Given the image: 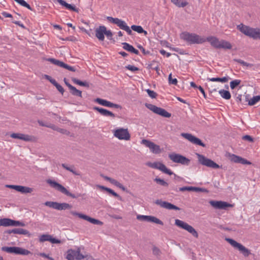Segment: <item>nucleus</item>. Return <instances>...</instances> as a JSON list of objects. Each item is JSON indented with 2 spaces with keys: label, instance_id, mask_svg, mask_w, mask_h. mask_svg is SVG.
Segmentation results:
<instances>
[{
  "label": "nucleus",
  "instance_id": "nucleus-1",
  "mask_svg": "<svg viewBox=\"0 0 260 260\" xmlns=\"http://www.w3.org/2000/svg\"><path fill=\"white\" fill-rule=\"evenodd\" d=\"M238 29L245 35L254 40H260V28H253L249 26L240 24L237 26Z\"/></svg>",
  "mask_w": 260,
  "mask_h": 260
},
{
  "label": "nucleus",
  "instance_id": "nucleus-2",
  "mask_svg": "<svg viewBox=\"0 0 260 260\" xmlns=\"http://www.w3.org/2000/svg\"><path fill=\"white\" fill-rule=\"evenodd\" d=\"M47 183L49 184V185L54 188L55 189L61 192V193L66 194L67 196L70 197L73 199H76L79 197H82L85 195V194L81 193H77L76 194L71 193L64 186H63L61 184L57 183L54 180H52L51 179H48L46 181Z\"/></svg>",
  "mask_w": 260,
  "mask_h": 260
},
{
  "label": "nucleus",
  "instance_id": "nucleus-3",
  "mask_svg": "<svg viewBox=\"0 0 260 260\" xmlns=\"http://www.w3.org/2000/svg\"><path fill=\"white\" fill-rule=\"evenodd\" d=\"M181 39L190 44H202L206 42V39L196 34L183 32L181 34Z\"/></svg>",
  "mask_w": 260,
  "mask_h": 260
},
{
  "label": "nucleus",
  "instance_id": "nucleus-4",
  "mask_svg": "<svg viewBox=\"0 0 260 260\" xmlns=\"http://www.w3.org/2000/svg\"><path fill=\"white\" fill-rule=\"evenodd\" d=\"M206 39V41L210 42L211 45L214 48L219 49V48H223V49H231L232 48L231 44L228 41L225 40H221L219 41L218 38L215 37H209Z\"/></svg>",
  "mask_w": 260,
  "mask_h": 260
},
{
  "label": "nucleus",
  "instance_id": "nucleus-5",
  "mask_svg": "<svg viewBox=\"0 0 260 260\" xmlns=\"http://www.w3.org/2000/svg\"><path fill=\"white\" fill-rule=\"evenodd\" d=\"M107 19L109 22L116 24L120 29L125 30L128 35H132V30L124 21L118 18H113L110 16H108Z\"/></svg>",
  "mask_w": 260,
  "mask_h": 260
},
{
  "label": "nucleus",
  "instance_id": "nucleus-6",
  "mask_svg": "<svg viewBox=\"0 0 260 260\" xmlns=\"http://www.w3.org/2000/svg\"><path fill=\"white\" fill-rule=\"evenodd\" d=\"M196 155L197 156L199 162L202 165L212 169H219L221 168V166H219L214 161L205 157L204 155L199 153H196Z\"/></svg>",
  "mask_w": 260,
  "mask_h": 260
},
{
  "label": "nucleus",
  "instance_id": "nucleus-7",
  "mask_svg": "<svg viewBox=\"0 0 260 260\" xmlns=\"http://www.w3.org/2000/svg\"><path fill=\"white\" fill-rule=\"evenodd\" d=\"M226 240L234 248H237L244 257H248L251 254L250 250L235 240L227 238Z\"/></svg>",
  "mask_w": 260,
  "mask_h": 260
},
{
  "label": "nucleus",
  "instance_id": "nucleus-8",
  "mask_svg": "<svg viewBox=\"0 0 260 260\" xmlns=\"http://www.w3.org/2000/svg\"><path fill=\"white\" fill-rule=\"evenodd\" d=\"M2 250L9 253H14L22 255H27L30 253L29 250L19 247H7L4 246L1 248Z\"/></svg>",
  "mask_w": 260,
  "mask_h": 260
},
{
  "label": "nucleus",
  "instance_id": "nucleus-9",
  "mask_svg": "<svg viewBox=\"0 0 260 260\" xmlns=\"http://www.w3.org/2000/svg\"><path fill=\"white\" fill-rule=\"evenodd\" d=\"M175 224L177 226L187 231L188 233L191 234L194 237L198 238L199 235L197 231L191 225H189L186 222L179 220L176 219Z\"/></svg>",
  "mask_w": 260,
  "mask_h": 260
},
{
  "label": "nucleus",
  "instance_id": "nucleus-10",
  "mask_svg": "<svg viewBox=\"0 0 260 260\" xmlns=\"http://www.w3.org/2000/svg\"><path fill=\"white\" fill-rule=\"evenodd\" d=\"M169 157L174 162L181 164L183 165L188 166L190 161L189 159L184 156L175 153L169 154Z\"/></svg>",
  "mask_w": 260,
  "mask_h": 260
},
{
  "label": "nucleus",
  "instance_id": "nucleus-11",
  "mask_svg": "<svg viewBox=\"0 0 260 260\" xmlns=\"http://www.w3.org/2000/svg\"><path fill=\"white\" fill-rule=\"evenodd\" d=\"M146 107L154 113L164 117L169 118L171 116V114L168 112L165 109L158 107L154 105L150 104H146Z\"/></svg>",
  "mask_w": 260,
  "mask_h": 260
},
{
  "label": "nucleus",
  "instance_id": "nucleus-12",
  "mask_svg": "<svg viewBox=\"0 0 260 260\" xmlns=\"http://www.w3.org/2000/svg\"><path fill=\"white\" fill-rule=\"evenodd\" d=\"M44 205L46 206L58 210L69 209L72 207V206L68 203H59L58 202L51 201H47L44 203Z\"/></svg>",
  "mask_w": 260,
  "mask_h": 260
},
{
  "label": "nucleus",
  "instance_id": "nucleus-13",
  "mask_svg": "<svg viewBox=\"0 0 260 260\" xmlns=\"http://www.w3.org/2000/svg\"><path fill=\"white\" fill-rule=\"evenodd\" d=\"M114 137L119 140H129L131 135L127 128H119L113 131Z\"/></svg>",
  "mask_w": 260,
  "mask_h": 260
},
{
  "label": "nucleus",
  "instance_id": "nucleus-14",
  "mask_svg": "<svg viewBox=\"0 0 260 260\" xmlns=\"http://www.w3.org/2000/svg\"><path fill=\"white\" fill-rule=\"evenodd\" d=\"M86 257L80 253V248H78L77 250L69 249L67 251L66 258L68 260H74L76 258L77 260H81Z\"/></svg>",
  "mask_w": 260,
  "mask_h": 260
},
{
  "label": "nucleus",
  "instance_id": "nucleus-15",
  "mask_svg": "<svg viewBox=\"0 0 260 260\" xmlns=\"http://www.w3.org/2000/svg\"><path fill=\"white\" fill-rule=\"evenodd\" d=\"M0 226H25V223L20 221L14 220L10 218H3L0 219Z\"/></svg>",
  "mask_w": 260,
  "mask_h": 260
},
{
  "label": "nucleus",
  "instance_id": "nucleus-16",
  "mask_svg": "<svg viewBox=\"0 0 260 260\" xmlns=\"http://www.w3.org/2000/svg\"><path fill=\"white\" fill-rule=\"evenodd\" d=\"M10 136L12 138L22 140L25 142H36L38 140L37 138L34 136L21 133H13Z\"/></svg>",
  "mask_w": 260,
  "mask_h": 260
},
{
  "label": "nucleus",
  "instance_id": "nucleus-17",
  "mask_svg": "<svg viewBox=\"0 0 260 260\" xmlns=\"http://www.w3.org/2000/svg\"><path fill=\"white\" fill-rule=\"evenodd\" d=\"M147 165L152 168L158 169L162 171L163 173L169 175H171L174 174L173 172L170 169H168L164 164L159 162H155L153 163L148 162Z\"/></svg>",
  "mask_w": 260,
  "mask_h": 260
},
{
  "label": "nucleus",
  "instance_id": "nucleus-18",
  "mask_svg": "<svg viewBox=\"0 0 260 260\" xmlns=\"http://www.w3.org/2000/svg\"><path fill=\"white\" fill-rule=\"evenodd\" d=\"M71 213L73 215L78 216L79 218L86 220L92 224L100 225L103 224V222L95 218H91L86 215H84L82 213H78L73 211H71Z\"/></svg>",
  "mask_w": 260,
  "mask_h": 260
},
{
  "label": "nucleus",
  "instance_id": "nucleus-19",
  "mask_svg": "<svg viewBox=\"0 0 260 260\" xmlns=\"http://www.w3.org/2000/svg\"><path fill=\"white\" fill-rule=\"evenodd\" d=\"M181 136L193 144L205 147L206 145L198 138L189 133H182Z\"/></svg>",
  "mask_w": 260,
  "mask_h": 260
},
{
  "label": "nucleus",
  "instance_id": "nucleus-20",
  "mask_svg": "<svg viewBox=\"0 0 260 260\" xmlns=\"http://www.w3.org/2000/svg\"><path fill=\"white\" fill-rule=\"evenodd\" d=\"M51 63L56 65L58 67L64 68L72 72H76V70L75 67L69 66L63 62L53 58H49L46 59Z\"/></svg>",
  "mask_w": 260,
  "mask_h": 260
},
{
  "label": "nucleus",
  "instance_id": "nucleus-21",
  "mask_svg": "<svg viewBox=\"0 0 260 260\" xmlns=\"http://www.w3.org/2000/svg\"><path fill=\"white\" fill-rule=\"evenodd\" d=\"M94 102L102 106L107 107L114 108L120 109L122 108V107L120 105L113 103L110 101L101 98H96L94 99Z\"/></svg>",
  "mask_w": 260,
  "mask_h": 260
},
{
  "label": "nucleus",
  "instance_id": "nucleus-22",
  "mask_svg": "<svg viewBox=\"0 0 260 260\" xmlns=\"http://www.w3.org/2000/svg\"><path fill=\"white\" fill-rule=\"evenodd\" d=\"M155 204L159 205L162 208L168 209V210H180V208L166 201H163L161 200H156L155 201Z\"/></svg>",
  "mask_w": 260,
  "mask_h": 260
},
{
  "label": "nucleus",
  "instance_id": "nucleus-23",
  "mask_svg": "<svg viewBox=\"0 0 260 260\" xmlns=\"http://www.w3.org/2000/svg\"><path fill=\"white\" fill-rule=\"evenodd\" d=\"M210 204L214 208L218 209H226L228 207H232L233 205L223 201H210Z\"/></svg>",
  "mask_w": 260,
  "mask_h": 260
},
{
  "label": "nucleus",
  "instance_id": "nucleus-24",
  "mask_svg": "<svg viewBox=\"0 0 260 260\" xmlns=\"http://www.w3.org/2000/svg\"><path fill=\"white\" fill-rule=\"evenodd\" d=\"M101 176L102 177H103L105 180L110 182L111 184H112L114 185L115 186H116V187L120 188L123 191L126 190V188L122 184H121L120 182H119L116 180L113 179L112 178H110L109 177L105 176L103 174H101Z\"/></svg>",
  "mask_w": 260,
  "mask_h": 260
},
{
  "label": "nucleus",
  "instance_id": "nucleus-25",
  "mask_svg": "<svg viewBox=\"0 0 260 260\" xmlns=\"http://www.w3.org/2000/svg\"><path fill=\"white\" fill-rule=\"evenodd\" d=\"M93 109L95 111H98L101 115L106 117H111L112 118H115V115L112 112L99 107H94Z\"/></svg>",
  "mask_w": 260,
  "mask_h": 260
},
{
  "label": "nucleus",
  "instance_id": "nucleus-26",
  "mask_svg": "<svg viewBox=\"0 0 260 260\" xmlns=\"http://www.w3.org/2000/svg\"><path fill=\"white\" fill-rule=\"evenodd\" d=\"M231 160L232 161L235 163H239L242 165H251V162L247 159L242 158L239 156L232 154L231 156Z\"/></svg>",
  "mask_w": 260,
  "mask_h": 260
},
{
  "label": "nucleus",
  "instance_id": "nucleus-27",
  "mask_svg": "<svg viewBox=\"0 0 260 260\" xmlns=\"http://www.w3.org/2000/svg\"><path fill=\"white\" fill-rule=\"evenodd\" d=\"M105 27L104 25L100 26L95 30V37L100 41H103L105 39Z\"/></svg>",
  "mask_w": 260,
  "mask_h": 260
},
{
  "label": "nucleus",
  "instance_id": "nucleus-28",
  "mask_svg": "<svg viewBox=\"0 0 260 260\" xmlns=\"http://www.w3.org/2000/svg\"><path fill=\"white\" fill-rule=\"evenodd\" d=\"M123 45V48L132 53H133L135 54L138 55L139 53V52L138 50L136 49L132 45L129 44L127 43H122Z\"/></svg>",
  "mask_w": 260,
  "mask_h": 260
},
{
  "label": "nucleus",
  "instance_id": "nucleus-29",
  "mask_svg": "<svg viewBox=\"0 0 260 260\" xmlns=\"http://www.w3.org/2000/svg\"><path fill=\"white\" fill-rule=\"evenodd\" d=\"M97 187H98L101 189L107 191L108 192L111 194L114 197L118 198L119 200H122L121 197L118 194H117L116 192H115L113 190L111 189V188H109L108 187H105L104 186L100 185H98Z\"/></svg>",
  "mask_w": 260,
  "mask_h": 260
},
{
  "label": "nucleus",
  "instance_id": "nucleus-30",
  "mask_svg": "<svg viewBox=\"0 0 260 260\" xmlns=\"http://www.w3.org/2000/svg\"><path fill=\"white\" fill-rule=\"evenodd\" d=\"M245 101H248L249 106H253L260 101V95L254 96L249 100V95L247 94L245 95Z\"/></svg>",
  "mask_w": 260,
  "mask_h": 260
},
{
  "label": "nucleus",
  "instance_id": "nucleus-31",
  "mask_svg": "<svg viewBox=\"0 0 260 260\" xmlns=\"http://www.w3.org/2000/svg\"><path fill=\"white\" fill-rule=\"evenodd\" d=\"M16 191L23 193H31L33 191V189L27 186L18 185Z\"/></svg>",
  "mask_w": 260,
  "mask_h": 260
},
{
  "label": "nucleus",
  "instance_id": "nucleus-32",
  "mask_svg": "<svg viewBox=\"0 0 260 260\" xmlns=\"http://www.w3.org/2000/svg\"><path fill=\"white\" fill-rule=\"evenodd\" d=\"M13 233L15 234L27 235L28 237L30 236V234L27 230L21 228L13 229Z\"/></svg>",
  "mask_w": 260,
  "mask_h": 260
},
{
  "label": "nucleus",
  "instance_id": "nucleus-33",
  "mask_svg": "<svg viewBox=\"0 0 260 260\" xmlns=\"http://www.w3.org/2000/svg\"><path fill=\"white\" fill-rule=\"evenodd\" d=\"M131 29L139 34H144L145 36L147 35V32L144 30L141 26L133 25L131 26Z\"/></svg>",
  "mask_w": 260,
  "mask_h": 260
},
{
  "label": "nucleus",
  "instance_id": "nucleus-34",
  "mask_svg": "<svg viewBox=\"0 0 260 260\" xmlns=\"http://www.w3.org/2000/svg\"><path fill=\"white\" fill-rule=\"evenodd\" d=\"M230 78L229 77H224L222 78H208L207 80H209L210 81L212 82H221L222 83H225L228 81L229 79H230Z\"/></svg>",
  "mask_w": 260,
  "mask_h": 260
},
{
  "label": "nucleus",
  "instance_id": "nucleus-35",
  "mask_svg": "<svg viewBox=\"0 0 260 260\" xmlns=\"http://www.w3.org/2000/svg\"><path fill=\"white\" fill-rule=\"evenodd\" d=\"M72 81L74 82V83L79 85L85 86L87 88L89 87V84L86 81H82L75 78H72Z\"/></svg>",
  "mask_w": 260,
  "mask_h": 260
},
{
  "label": "nucleus",
  "instance_id": "nucleus-36",
  "mask_svg": "<svg viewBox=\"0 0 260 260\" xmlns=\"http://www.w3.org/2000/svg\"><path fill=\"white\" fill-rule=\"evenodd\" d=\"M219 93L221 95V96L225 99V100H229L231 98V95L230 92L224 89H221L219 91Z\"/></svg>",
  "mask_w": 260,
  "mask_h": 260
},
{
  "label": "nucleus",
  "instance_id": "nucleus-37",
  "mask_svg": "<svg viewBox=\"0 0 260 260\" xmlns=\"http://www.w3.org/2000/svg\"><path fill=\"white\" fill-rule=\"evenodd\" d=\"M147 221L151 222H154L155 223L158 224L160 225L164 224V223L161 220H160V219H159L158 218H157L154 216H150V215H148Z\"/></svg>",
  "mask_w": 260,
  "mask_h": 260
},
{
  "label": "nucleus",
  "instance_id": "nucleus-38",
  "mask_svg": "<svg viewBox=\"0 0 260 260\" xmlns=\"http://www.w3.org/2000/svg\"><path fill=\"white\" fill-rule=\"evenodd\" d=\"M71 94L75 96L82 97V91L77 89L76 87L72 86L70 88Z\"/></svg>",
  "mask_w": 260,
  "mask_h": 260
},
{
  "label": "nucleus",
  "instance_id": "nucleus-39",
  "mask_svg": "<svg viewBox=\"0 0 260 260\" xmlns=\"http://www.w3.org/2000/svg\"><path fill=\"white\" fill-rule=\"evenodd\" d=\"M61 166L66 170L72 172L73 174L77 176L80 175V174L74 170V167L73 166L69 167L65 164H62Z\"/></svg>",
  "mask_w": 260,
  "mask_h": 260
},
{
  "label": "nucleus",
  "instance_id": "nucleus-40",
  "mask_svg": "<svg viewBox=\"0 0 260 260\" xmlns=\"http://www.w3.org/2000/svg\"><path fill=\"white\" fill-rule=\"evenodd\" d=\"M152 145L150 148L151 152L155 154H158L161 152L159 146L154 143H153Z\"/></svg>",
  "mask_w": 260,
  "mask_h": 260
},
{
  "label": "nucleus",
  "instance_id": "nucleus-41",
  "mask_svg": "<svg viewBox=\"0 0 260 260\" xmlns=\"http://www.w3.org/2000/svg\"><path fill=\"white\" fill-rule=\"evenodd\" d=\"M154 181L156 182L157 184L161 185V186H168V183L166 182L164 180L162 179H160L159 178H155L154 179Z\"/></svg>",
  "mask_w": 260,
  "mask_h": 260
},
{
  "label": "nucleus",
  "instance_id": "nucleus-42",
  "mask_svg": "<svg viewBox=\"0 0 260 260\" xmlns=\"http://www.w3.org/2000/svg\"><path fill=\"white\" fill-rule=\"evenodd\" d=\"M50 235L48 234H43L40 236L39 241L44 242L45 241H50Z\"/></svg>",
  "mask_w": 260,
  "mask_h": 260
},
{
  "label": "nucleus",
  "instance_id": "nucleus-43",
  "mask_svg": "<svg viewBox=\"0 0 260 260\" xmlns=\"http://www.w3.org/2000/svg\"><path fill=\"white\" fill-rule=\"evenodd\" d=\"M241 83V80H235L232 81L230 82V87L232 89H235L237 86H238Z\"/></svg>",
  "mask_w": 260,
  "mask_h": 260
},
{
  "label": "nucleus",
  "instance_id": "nucleus-44",
  "mask_svg": "<svg viewBox=\"0 0 260 260\" xmlns=\"http://www.w3.org/2000/svg\"><path fill=\"white\" fill-rule=\"evenodd\" d=\"M234 61L238 62L240 63L241 64L246 66V67H251L252 64L248 63L246 62H245L244 61L240 59H234L233 60Z\"/></svg>",
  "mask_w": 260,
  "mask_h": 260
},
{
  "label": "nucleus",
  "instance_id": "nucleus-45",
  "mask_svg": "<svg viewBox=\"0 0 260 260\" xmlns=\"http://www.w3.org/2000/svg\"><path fill=\"white\" fill-rule=\"evenodd\" d=\"M168 80H169V83L170 84H173V85H177V83H178V81L177 80V79L176 78H174V79H173L172 78V74H170V75H169V78H168Z\"/></svg>",
  "mask_w": 260,
  "mask_h": 260
},
{
  "label": "nucleus",
  "instance_id": "nucleus-46",
  "mask_svg": "<svg viewBox=\"0 0 260 260\" xmlns=\"http://www.w3.org/2000/svg\"><path fill=\"white\" fill-rule=\"evenodd\" d=\"M153 142H152L148 140L143 139L142 140L141 143L142 144L145 145L146 147H148L149 149L151 148Z\"/></svg>",
  "mask_w": 260,
  "mask_h": 260
},
{
  "label": "nucleus",
  "instance_id": "nucleus-47",
  "mask_svg": "<svg viewBox=\"0 0 260 260\" xmlns=\"http://www.w3.org/2000/svg\"><path fill=\"white\" fill-rule=\"evenodd\" d=\"M146 91L147 93H148V94L149 95V96L150 97H151V98L154 99L156 97L157 93L155 92H154V91L151 90L149 89H146Z\"/></svg>",
  "mask_w": 260,
  "mask_h": 260
},
{
  "label": "nucleus",
  "instance_id": "nucleus-48",
  "mask_svg": "<svg viewBox=\"0 0 260 260\" xmlns=\"http://www.w3.org/2000/svg\"><path fill=\"white\" fill-rule=\"evenodd\" d=\"M105 35L106 36L107 38L108 39H109V40L112 39V37L113 36V34L110 30H107V28L106 26L105 27Z\"/></svg>",
  "mask_w": 260,
  "mask_h": 260
},
{
  "label": "nucleus",
  "instance_id": "nucleus-49",
  "mask_svg": "<svg viewBox=\"0 0 260 260\" xmlns=\"http://www.w3.org/2000/svg\"><path fill=\"white\" fill-rule=\"evenodd\" d=\"M193 191L196 192H208V190L204 188H200L198 187H193Z\"/></svg>",
  "mask_w": 260,
  "mask_h": 260
},
{
  "label": "nucleus",
  "instance_id": "nucleus-50",
  "mask_svg": "<svg viewBox=\"0 0 260 260\" xmlns=\"http://www.w3.org/2000/svg\"><path fill=\"white\" fill-rule=\"evenodd\" d=\"M179 190L180 191H193V186H183L182 187H180L179 188Z\"/></svg>",
  "mask_w": 260,
  "mask_h": 260
},
{
  "label": "nucleus",
  "instance_id": "nucleus-51",
  "mask_svg": "<svg viewBox=\"0 0 260 260\" xmlns=\"http://www.w3.org/2000/svg\"><path fill=\"white\" fill-rule=\"evenodd\" d=\"M66 8L68 10H72V11L76 12H79V9L78 8H76V7L75 6L69 4H68V5L67 6V7Z\"/></svg>",
  "mask_w": 260,
  "mask_h": 260
},
{
  "label": "nucleus",
  "instance_id": "nucleus-52",
  "mask_svg": "<svg viewBox=\"0 0 260 260\" xmlns=\"http://www.w3.org/2000/svg\"><path fill=\"white\" fill-rule=\"evenodd\" d=\"M53 85L56 87V88H57V89L58 90V91L59 92H60L62 94L63 93L64 89L59 84H58L56 82Z\"/></svg>",
  "mask_w": 260,
  "mask_h": 260
},
{
  "label": "nucleus",
  "instance_id": "nucleus-53",
  "mask_svg": "<svg viewBox=\"0 0 260 260\" xmlns=\"http://www.w3.org/2000/svg\"><path fill=\"white\" fill-rule=\"evenodd\" d=\"M125 68L129 71H132V72H135V71H137L139 70L138 68H137L134 66L129 65V64L126 66Z\"/></svg>",
  "mask_w": 260,
  "mask_h": 260
},
{
  "label": "nucleus",
  "instance_id": "nucleus-54",
  "mask_svg": "<svg viewBox=\"0 0 260 260\" xmlns=\"http://www.w3.org/2000/svg\"><path fill=\"white\" fill-rule=\"evenodd\" d=\"M148 215H138L137 216V219L139 220L147 221Z\"/></svg>",
  "mask_w": 260,
  "mask_h": 260
},
{
  "label": "nucleus",
  "instance_id": "nucleus-55",
  "mask_svg": "<svg viewBox=\"0 0 260 260\" xmlns=\"http://www.w3.org/2000/svg\"><path fill=\"white\" fill-rule=\"evenodd\" d=\"M153 254L155 255H159L160 254V250L156 247L154 246L152 249Z\"/></svg>",
  "mask_w": 260,
  "mask_h": 260
},
{
  "label": "nucleus",
  "instance_id": "nucleus-56",
  "mask_svg": "<svg viewBox=\"0 0 260 260\" xmlns=\"http://www.w3.org/2000/svg\"><path fill=\"white\" fill-rule=\"evenodd\" d=\"M242 139L243 140L247 141L249 142H253V139L249 135H245L243 136Z\"/></svg>",
  "mask_w": 260,
  "mask_h": 260
},
{
  "label": "nucleus",
  "instance_id": "nucleus-57",
  "mask_svg": "<svg viewBox=\"0 0 260 260\" xmlns=\"http://www.w3.org/2000/svg\"><path fill=\"white\" fill-rule=\"evenodd\" d=\"M57 132L64 135H69L70 134V132L68 130L63 128H58L57 129Z\"/></svg>",
  "mask_w": 260,
  "mask_h": 260
},
{
  "label": "nucleus",
  "instance_id": "nucleus-58",
  "mask_svg": "<svg viewBox=\"0 0 260 260\" xmlns=\"http://www.w3.org/2000/svg\"><path fill=\"white\" fill-rule=\"evenodd\" d=\"M50 242L53 244H58L60 243V241L56 238H52L51 236L50 235Z\"/></svg>",
  "mask_w": 260,
  "mask_h": 260
},
{
  "label": "nucleus",
  "instance_id": "nucleus-59",
  "mask_svg": "<svg viewBox=\"0 0 260 260\" xmlns=\"http://www.w3.org/2000/svg\"><path fill=\"white\" fill-rule=\"evenodd\" d=\"M45 78L49 80L53 85H54L56 81L55 79H52L50 76L45 75Z\"/></svg>",
  "mask_w": 260,
  "mask_h": 260
},
{
  "label": "nucleus",
  "instance_id": "nucleus-60",
  "mask_svg": "<svg viewBox=\"0 0 260 260\" xmlns=\"http://www.w3.org/2000/svg\"><path fill=\"white\" fill-rule=\"evenodd\" d=\"M188 5V3L186 1L180 3L178 1V4H175L178 7H184Z\"/></svg>",
  "mask_w": 260,
  "mask_h": 260
},
{
  "label": "nucleus",
  "instance_id": "nucleus-61",
  "mask_svg": "<svg viewBox=\"0 0 260 260\" xmlns=\"http://www.w3.org/2000/svg\"><path fill=\"white\" fill-rule=\"evenodd\" d=\"M138 48H139L143 52L144 54H148L150 52L149 51H146L145 49L141 45L138 46Z\"/></svg>",
  "mask_w": 260,
  "mask_h": 260
},
{
  "label": "nucleus",
  "instance_id": "nucleus-62",
  "mask_svg": "<svg viewBox=\"0 0 260 260\" xmlns=\"http://www.w3.org/2000/svg\"><path fill=\"white\" fill-rule=\"evenodd\" d=\"M57 2L61 6L64 7L65 8L67 7V6L68 5V3H67L66 2H65L63 0H56Z\"/></svg>",
  "mask_w": 260,
  "mask_h": 260
},
{
  "label": "nucleus",
  "instance_id": "nucleus-63",
  "mask_svg": "<svg viewBox=\"0 0 260 260\" xmlns=\"http://www.w3.org/2000/svg\"><path fill=\"white\" fill-rule=\"evenodd\" d=\"M149 66H150V68H151V69H153V70H155L157 72V74H158V75H159V72H158V71H159V67H158V66H153V63H151V64H150L149 65Z\"/></svg>",
  "mask_w": 260,
  "mask_h": 260
},
{
  "label": "nucleus",
  "instance_id": "nucleus-64",
  "mask_svg": "<svg viewBox=\"0 0 260 260\" xmlns=\"http://www.w3.org/2000/svg\"><path fill=\"white\" fill-rule=\"evenodd\" d=\"M47 127H49L52 128L53 130L57 131V129L58 127H56L54 124H48V125H46Z\"/></svg>",
  "mask_w": 260,
  "mask_h": 260
}]
</instances>
